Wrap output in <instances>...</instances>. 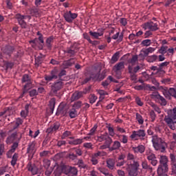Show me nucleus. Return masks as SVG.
<instances>
[{
  "label": "nucleus",
  "instance_id": "nucleus-1",
  "mask_svg": "<svg viewBox=\"0 0 176 176\" xmlns=\"http://www.w3.org/2000/svg\"><path fill=\"white\" fill-rule=\"evenodd\" d=\"M164 121L171 130H175L176 107L167 111V116H165Z\"/></svg>",
  "mask_w": 176,
  "mask_h": 176
},
{
  "label": "nucleus",
  "instance_id": "nucleus-2",
  "mask_svg": "<svg viewBox=\"0 0 176 176\" xmlns=\"http://www.w3.org/2000/svg\"><path fill=\"white\" fill-rule=\"evenodd\" d=\"M152 142L155 151H160L162 153L166 151V142L163 141L162 138L155 135L152 137Z\"/></svg>",
  "mask_w": 176,
  "mask_h": 176
},
{
  "label": "nucleus",
  "instance_id": "nucleus-3",
  "mask_svg": "<svg viewBox=\"0 0 176 176\" xmlns=\"http://www.w3.org/2000/svg\"><path fill=\"white\" fill-rule=\"evenodd\" d=\"M12 133L9 135L6 140V142L8 145H10V144H13L16 140L17 141H20L23 138V133L20 132V131H14L11 132Z\"/></svg>",
  "mask_w": 176,
  "mask_h": 176
},
{
  "label": "nucleus",
  "instance_id": "nucleus-4",
  "mask_svg": "<svg viewBox=\"0 0 176 176\" xmlns=\"http://www.w3.org/2000/svg\"><path fill=\"white\" fill-rule=\"evenodd\" d=\"M62 172L67 176L78 175V169L68 165L62 166Z\"/></svg>",
  "mask_w": 176,
  "mask_h": 176
},
{
  "label": "nucleus",
  "instance_id": "nucleus-5",
  "mask_svg": "<svg viewBox=\"0 0 176 176\" xmlns=\"http://www.w3.org/2000/svg\"><path fill=\"white\" fill-rule=\"evenodd\" d=\"M64 87V82L62 80H57L51 85V93L57 94V91H60Z\"/></svg>",
  "mask_w": 176,
  "mask_h": 176
},
{
  "label": "nucleus",
  "instance_id": "nucleus-6",
  "mask_svg": "<svg viewBox=\"0 0 176 176\" xmlns=\"http://www.w3.org/2000/svg\"><path fill=\"white\" fill-rule=\"evenodd\" d=\"M100 72H101V67H99L96 73L91 74L92 79L94 80H99V82H101V80L105 79V76H107V72L104 70L101 74H100Z\"/></svg>",
  "mask_w": 176,
  "mask_h": 176
},
{
  "label": "nucleus",
  "instance_id": "nucleus-7",
  "mask_svg": "<svg viewBox=\"0 0 176 176\" xmlns=\"http://www.w3.org/2000/svg\"><path fill=\"white\" fill-rule=\"evenodd\" d=\"M69 109L68 104H60L57 109L56 115L57 116H65Z\"/></svg>",
  "mask_w": 176,
  "mask_h": 176
},
{
  "label": "nucleus",
  "instance_id": "nucleus-8",
  "mask_svg": "<svg viewBox=\"0 0 176 176\" xmlns=\"http://www.w3.org/2000/svg\"><path fill=\"white\" fill-rule=\"evenodd\" d=\"M145 135H146V133H145V130L139 129L138 131H133L130 137L131 140H138L137 137L140 138V140H144V137H145Z\"/></svg>",
  "mask_w": 176,
  "mask_h": 176
},
{
  "label": "nucleus",
  "instance_id": "nucleus-9",
  "mask_svg": "<svg viewBox=\"0 0 176 176\" xmlns=\"http://www.w3.org/2000/svg\"><path fill=\"white\" fill-rule=\"evenodd\" d=\"M146 155L147 156V160L150 162L152 166H157V158L153 153L151 152V151H146Z\"/></svg>",
  "mask_w": 176,
  "mask_h": 176
},
{
  "label": "nucleus",
  "instance_id": "nucleus-10",
  "mask_svg": "<svg viewBox=\"0 0 176 176\" xmlns=\"http://www.w3.org/2000/svg\"><path fill=\"white\" fill-rule=\"evenodd\" d=\"M142 28L144 30H149L150 31H157L159 27H157V23H153V21L146 22L142 25Z\"/></svg>",
  "mask_w": 176,
  "mask_h": 176
},
{
  "label": "nucleus",
  "instance_id": "nucleus-11",
  "mask_svg": "<svg viewBox=\"0 0 176 176\" xmlns=\"http://www.w3.org/2000/svg\"><path fill=\"white\" fill-rule=\"evenodd\" d=\"M36 143L35 142H32L28 144L27 148V153H28V156L30 158L32 159L34 155H35V152H36V148H35Z\"/></svg>",
  "mask_w": 176,
  "mask_h": 176
},
{
  "label": "nucleus",
  "instance_id": "nucleus-12",
  "mask_svg": "<svg viewBox=\"0 0 176 176\" xmlns=\"http://www.w3.org/2000/svg\"><path fill=\"white\" fill-rule=\"evenodd\" d=\"M25 82H27V85L24 86L23 94H25V93L28 91V89H27L28 85H31V83H32L31 82V77L28 74H24L22 77V82L25 83Z\"/></svg>",
  "mask_w": 176,
  "mask_h": 176
},
{
  "label": "nucleus",
  "instance_id": "nucleus-13",
  "mask_svg": "<svg viewBox=\"0 0 176 176\" xmlns=\"http://www.w3.org/2000/svg\"><path fill=\"white\" fill-rule=\"evenodd\" d=\"M76 17H78V14L72 13L71 11H69L64 14V18L67 23H72Z\"/></svg>",
  "mask_w": 176,
  "mask_h": 176
},
{
  "label": "nucleus",
  "instance_id": "nucleus-14",
  "mask_svg": "<svg viewBox=\"0 0 176 176\" xmlns=\"http://www.w3.org/2000/svg\"><path fill=\"white\" fill-rule=\"evenodd\" d=\"M15 19H17L19 25H21V28H27V23L24 21L25 19V16L21 15V14H16L15 15Z\"/></svg>",
  "mask_w": 176,
  "mask_h": 176
},
{
  "label": "nucleus",
  "instance_id": "nucleus-15",
  "mask_svg": "<svg viewBox=\"0 0 176 176\" xmlns=\"http://www.w3.org/2000/svg\"><path fill=\"white\" fill-rule=\"evenodd\" d=\"M151 96L153 98H156L157 100H158L159 104H160V105H162V107H166V105H167V100H166V99L163 96H160V94H154Z\"/></svg>",
  "mask_w": 176,
  "mask_h": 176
},
{
  "label": "nucleus",
  "instance_id": "nucleus-16",
  "mask_svg": "<svg viewBox=\"0 0 176 176\" xmlns=\"http://www.w3.org/2000/svg\"><path fill=\"white\" fill-rule=\"evenodd\" d=\"M3 53L7 56H12L13 52H14V47L12 45H6L5 47L2 48Z\"/></svg>",
  "mask_w": 176,
  "mask_h": 176
},
{
  "label": "nucleus",
  "instance_id": "nucleus-17",
  "mask_svg": "<svg viewBox=\"0 0 176 176\" xmlns=\"http://www.w3.org/2000/svg\"><path fill=\"white\" fill-rule=\"evenodd\" d=\"M27 168L28 171H31L33 175H35L38 173V171H39L38 167H36V165H35V164H32V162H30L28 163Z\"/></svg>",
  "mask_w": 176,
  "mask_h": 176
},
{
  "label": "nucleus",
  "instance_id": "nucleus-18",
  "mask_svg": "<svg viewBox=\"0 0 176 176\" xmlns=\"http://www.w3.org/2000/svg\"><path fill=\"white\" fill-rule=\"evenodd\" d=\"M157 171L158 176H168L167 175V173H168V167L158 166Z\"/></svg>",
  "mask_w": 176,
  "mask_h": 176
},
{
  "label": "nucleus",
  "instance_id": "nucleus-19",
  "mask_svg": "<svg viewBox=\"0 0 176 176\" xmlns=\"http://www.w3.org/2000/svg\"><path fill=\"white\" fill-rule=\"evenodd\" d=\"M43 60H45V55L40 54L38 56L35 57V67L38 68L40 65L43 63Z\"/></svg>",
  "mask_w": 176,
  "mask_h": 176
},
{
  "label": "nucleus",
  "instance_id": "nucleus-20",
  "mask_svg": "<svg viewBox=\"0 0 176 176\" xmlns=\"http://www.w3.org/2000/svg\"><path fill=\"white\" fill-rule=\"evenodd\" d=\"M168 158L166 155H160V165L161 167H168Z\"/></svg>",
  "mask_w": 176,
  "mask_h": 176
},
{
  "label": "nucleus",
  "instance_id": "nucleus-21",
  "mask_svg": "<svg viewBox=\"0 0 176 176\" xmlns=\"http://www.w3.org/2000/svg\"><path fill=\"white\" fill-rule=\"evenodd\" d=\"M57 74L56 73V70L54 69L51 72L50 75H46L45 76V79L47 80V82H51V80H53L54 79H57Z\"/></svg>",
  "mask_w": 176,
  "mask_h": 176
},
{
  "label": "nucleus",
  "instance_id": "nucleus-22",
  "mask_svg": "<svg viewBox=\"0 0 176 176\" xmlns=\"http://www.w3.org/2000/svg\"><path fill=\"white\" fill-rule=\"evenodd\" d=\"M75 64V59L74 58H70L67 60H65L63 63V67L65 69L69 68V67H72Z\"/></svg>",
  "mask_w": 176,
  "mask_h": 176
},
{
  "label": "nucleus",
  "instance_id": "nucleus-23",
  "mask_svg": "<svg viewBox=\"0 0 176 176\" xmlns=\"http://www.w3.org/2000/svg\"><path fill=\"white\" fill-rule=\"evenodd\" d=\"M132 150L135 153H144L145 152V146L140 144L136 147H132Z\"/></svg>",
  "mask_w": 176,
  "mask_h": 176
},
{
  "label": "nucleus",
  "instance_id": "nucleus-24",
  "mask_svg": "<svg viewBox=\"0 0 176 176\" xmlns=\"http://www.w3.org/2000/svg\"><path fill=\"white\" fill-rule=\"evenodd\" d=\"M120 146H122L120 142L116 140L113 142L112 146L109 148V151L110 152H112L113 151H118V149L120 148Z\"/></svg>",
  "mask_w": 176,
  "mask_h": 176
},
{
  "label": "nucleus",
  "instance_id": "nucleus-25",
  "mask_svg": "<svg viewBox=\"0 0 176 176\" xmlns=\"http://www.w3.org/2000/svg\"><path fill=\"white\" fill-rule=\"evenodd\" d=\"M82 97H83V93L82 91H75L72 96V101H76V100H79Z\"/></svg>",
  "mask_w": 176,
  "mask_h": 176
},
{
  "label": "nucleus",
  "instance_id": "nucleus-26",
  "mask_svg": "<svg viewBox=\"0 0 176 176\" xmlns=\"http://www.w3.org/2000/svg\"><path fill=\"white\" fill-rule=\"evenodd\" d=\"M65 54H67L69 57H75L78 51L75 50H72V48H67L65 51H64Z\"/></svg>",
  "mask_w": 176,
  "mask_h": 176
},
{
  "label": "nucleus",
  "instance_id": "nucleus-27",
  "mask_svg": "<svg viewBox=\"0 0 176 176\" xmlns=\"http://www.w3.org/2000/svg\"><path fill=\"white\" fill-rule=\"evenodd\" d=\"M126 170L128 171V174L130 176H137L138 175V169L127 167Z\"/></svg>",
  "mask_w": 176,
  "mask_h": 176
},
{
  "label": "nucleus",
  "instance_id": "nucleus-28",
  "mask_svg": "<svg viewBox=\"0 0 176 176\" xmlns=\"http://www.w3.org/2000/svg\"><path fill=\"white\" fill-rule=\"evenodd\" d=\"M170 64V62H164L158 65V72H161L162 74H166V71L163 70L164 67H167Z\"/></svg>",
  "mask_w": 176,
  "mask_h": 176
},
{
  "label": "nucleus",
  "instance_id": "nucleus-29",
  "mask_svg": "<svg viewBox=\"0 0 176 176\" xmlns=\"http://www.w3.org/2000/svg\"><path fill=\"white\" fill-rule=\"evenodd\" d=\"M107 166L110 170H113L115 167V160L109 158L107 160Z\"/></svg>",
  "mask_w": 176,
  "mask_h": 176
},
{
  "label": "nucleus",
  "instance_id": "nucleus-30",
  "mask_svg": "<svg viewBox=\"0 0 176 176\" xmlns=\"http://www.w3.org/2000/svg\"><path fill=\"white\" fill-rule=\"evenodd\" d=\"M98 170L100 171V173H102V174H104V175L105 176H113V175H112V173H111L110 171L105 168H98Z\"/></svg>",
  "mask_w": 176,
  "mask_h": 176
},
{
  "label": "nucleus",
  "instance_id": "nucleus-31",
  "mask_svg": "<svg viewBox=\"0 0 176 176\" xmlns=\"http://www.w3.org/2000/svg\"><path fill=\"white\" fill-rule=\"evenodd\" d=\"M121 69H124V63L123 62L118 63L113 67V71H120Z\"/></svg>",
  "mask_w": 176,
  "mask_h": 176
},
{
  "label": "nucleus",
  "instance_id": "nucleus-32",
  "mask_svg": "<svg viewBox=\"0 0 176 176\" xmlns=\"http://www.w3.org/2000/svg\"><path fill=\"white\" fill-rule=\"evenodd\" d=\"M142 168H144V170H148L149 171H151V173H152V170H153V168H152L151 165L148 164V162L143 161L142 163Z\"/></svg>",
  "mask_w": 176,
  "mask_h": 176
},
{
  "label": "nucleus",
  "instance_id": "nucleus-33",
  "mask_svg": "<svg viewBox=\"0 0 176 176\" xmlns=\"http://www.w3.org/2000/svg\"><path fill=\"white\" fill-rule=\"evenodd\" d=\"M37 39L39 41L38 49H39V50H42V49H43V44L45 43V41H43V35H41Z\"/></svg>",
  "mask_w": 176,
  "mask_h": 176
},
{
  "label": "nucleus",
  "instance_id": "nucleus-34",
  "mask_svg": "<svg viewBox=\"0 0 176 176\" xmlns=\"http://www.w3.org/2000/svg\"><path fill=\"white\" fill-rule=\"evenodd\" d=\"M54 37L53 36H50L46 40V46L48 49H52V43L53 42Z\"/></svg>",
  "mask_w": 176,
  "mask_h": 176
},
{
  "label": "nucleus",
  "instance_id": "nucleus-35",
  "mask_svg": "<svg viewBox=\"0 0 176 176\" xmlns=\"http://www.w3.org/2000/svg\"><path fill=\"white\" fill-rule=\"evenodd\" d=\"M83 142L82 139H76L72 141H69V145H80Z\"/></svg>",
  "mask_w": 176,
  "mask_h": 176
},
{
  "label": "nucleus",
  "instance_id": "nucleus-36",
  "mask_svg": "<svg viewBox=\"0 0 176 176\" xmlns=\"http://www.w3.org/2000/svg\"><path fill=\"white\" fill-rule=\"evenodd\" d=\"M137 61H138V55H134L130 60H129L128 63L131 64V65H135Z\"/></svg>",
  "mask_w": 176,
  "mask_h": 176
},
{
  "label": "nucleus",
  "instance_id": "nucleus-37",
  "mask_svg": "<svg viewBox=\"0 0 176 176\" xmlns=\"http://www.w3.org/2000/svg\"><path fill=\"white\" fill-rule=\"evenodd\" d=\"M17 159H19V154L14 153L11 160V164L14 167L17 163Z\"/></svg>",
  "mask_w": 176,
  "mask_h": 176
},
{
  "label": "nucleus",
  "instance_id": "nucleus-38",
  "mask_svg": "<svg viewBox=\"0 0 176 176\" xmlns=\"http://www.w3.org/2000/svg\"><path fill=\"white\" fill-rule=\"evenodd\" d=\"M119 52H116L113 55L111 60V64H115L119 60Z\"/></svg>",
  "mask_w": 176,
  "mask_h": 176
},
{
  "label": "nucleus",
  "instance_id": "nucleus-39",
  "mask_svg": "<svg viewBox=\"0 0 176 176\" xmlns=\"http://www.w3.org/2000/svg\"><path fill=\"white\" fill-rule=\"evenodd\" d=\"M158 58L157 55H152L150 56H148L147 61L148 63H155Z\"/></svg>",
  "mask_w": 176,
  "mask_h": 176
},
{
  "label": "nucleus",
  "instance_id": "nucleus-40",
  "mask_svg": "<svg viewBox=\"0 0 176 176\" xmlns=\"http://www.w3.org/2000/svg\"><path fill=\"white\" fill-rule=\"evenodd\" d=\"M50 155V151H43L40 153V157H41V159H45V157H48Z\"/></svg>",
  "mask_w": 176,
  "mask_h": 176
},
{
  "label": "nucleus",
  "instance_id": "nucleus-41",
  "mask_svg": "<svg viewBox=\"0 0 176 176\" xmlns=\"http://www.w3.org/2000/svg\"><path fill=\"white\" fill-rule=\"evenodd\" d=\"M167 49H168V47L162 45L158 50V52L160 53V54L164 55L167 53Z\"/></svg>",
  "mask_w": 176,
  "mask_h": 176
},
{
  "label": "nucleus",
  "instance_id": "nucleus-42",
  "mask_svg": "<svg viewBox=\"0 0 176 176\" xmlns=\"http://www.w3.org/2000/svg\"><path fill=\"white\" fill-rule=\"evenodd\" d=\"M89 34L91 35V36H94V38H95L96 39H98L99 36H102V35L104 34L103 33H98V32H89Z\"/></svg>",
  "mask_w": 176,
  "mask_h": 176
},
{
  "label": "nucleus",
  "instance_id": "nucleus-43",
  "mask_svg": "<svg viewBox=\"0 0 176 176\" xmlns=\"http://www.w3.org/2000/svg\"><path fill=\"white\" fill-rule=\"evenodd\" d=\"M50 108L52 111V112H53V111H54V107L56 105V99L52 98L50 100Z\"/></svg>",
  "mask_w": 176,
  "mask_h": 176
},
{
  "label": "nucleus",
  "instance_id": "nucleus-44",
  "mask_svg": "<svg viewBox=\"0 0 176 176\" xmlns=\"http://www.w3.org/2000/svg\"><path fill=\"white\" fill-rule=\"evenodd\" d=\"M128 167L131 168H136V170H138V167H140V163H138L137 161H133V163L128 165Z\"/></svg>",
  "mask_w": 176,
  "mask_h": 176
},
{
  "label": "nucleus",
  "instance_id": "nucleus-45",
  "mask_svg": "<svg viewBox=\"0 0 176 176\" xmlns=\"http://www.w3.org/2000/svg\"><path fill=\"white\" fill-rule=\"evenodd\" d=\"M111 144H112V138L111 137H107V138L105 140L104 144L106 146L108 147V149L109 151V148H111Z\"/></svg>",
  "mask_w": 176,
  "mask_h": 176
},
{
  "label": "nucleus",
  "instance_id": "nucleus-46",
  "mask_svg": "<svg viewBox=\"0 0 176 176\" xmlns=\"http://www.w3.org/2000/svg\"><path fill=\"white\" fill-rule=\"evenodd\" d=\"M109 136V135H108V133H106L100 136H98V141H100V142H102V141H105L108 138Z\"/></svg>",
  "mask_w": 176,
  "mask_h": 176
},
{
  "label": "nucleus",
  "instance_id": "nucleus-47",
  "mask_svg": "<svg viewBox=\"0 0 176 176\" xmlns=\"http://www.w3.org/2000/svg\"><path fill=\"white\" fill-rule=\"evenodd\" d=\"M89 98L90 104H94V102H96L97 100V96L93 94L89 95Z\"/></svg>",
  "mask_w": 176,
  "mask_h": 176
},
{
  "label": "nucleus",
  "instance_id": "nucleus-48",
  "mask_svg": "<svg viewBox=\"0 0 176 176\" xmlns=\"http://www.w3.org/2000/svg\"><path fill=\"white\" fill-rule=\"evenodd\" d=\"M30 43H32V47H34V49H36V46L39 45V41L38 40V38H34V40L30 41Z\"/></svg>",
  "mask_w": 176,
  "mask_h": 176
},
{
  "label": "nucleus",
  "instance_id": "nucleus-49",
  "mask_svg": "<svg viewBox=\"0 0 176 176\" xmlns=\"http://www.w3.org/2000/svg\"><path fill=\"white\" fill-rule=\"evenodd\" d=\"M30 14L32 16H35V14H39V10L38 8H33L32 9H30Z\"/></svg>",
  "mask_w": 176,
  "mask_h": 176
},
{
  "label": "nucleus",
  "instance_id": "nucleus-50",
  "mask_svg": "<svg viewBox=\"0 0 176 176\" xmlns=\"http://www.w3.org/2000/svg\"><path fill=\"white\" fill-rule=\"evenodd\" d=\"M136 119L139 124H144V119L142 118V116L138 113H136Z\"/></svg>",
  "mask_w": 176,
  "mask_h": 176
},
{
  "label": "nucleus",
  "instance_id": "nucleus-51",
  "mask_svg": "<svg viewBox=\"0 0 176 176\" xmlns=\"http://www.w3.org/2000/svg\"><path fill=\"white\" fill-rule=\"evenodd\" d=\"M78 164L80 168H87V165L83 162V160H78Z\"/></svg>",
  "mask_w": 176,
  "mask_h": 176
},
{
  "label": "nucleus",
  "instance_id": "nucleus-52",
  "mask_svg": "<svg viewBox=\"0 0 176 176\" xmlns=\"http://www.w3.org/2000/svg\"><path fill=\"white\" fill-rule=\"evenodd\" d=\"M170 164L171 166H173L176 163V157L175 155L170 153Z\"/></svg>",
  "mask_w": 176,
  "mask_h": 176
},
{
  "label": "nucleus",
  "instance_id": "nucleus-53",
  "mask_svg": "<svg viewBox=\"0 0 176 176\" xmlns=\"http://www.w3.org/2000/svg\"><path fill=\"white\" fill-rule=\"evenodd\" d=\"M149 115L151 119V122H155V120H156V113H155V111L151 110L149 113Z\"/></svg>",
  "mask_w": 176,
  "mask_h": 176
},
{
  "label": "nucleus",
  "instance_id": "nucleus-54",
  "mask_svg": "<svg viewBox=\"0 0 176 176\" xmlns=\"http://www.w3.org/2000/svg\"><path fill=\"white\" fill-rule=\"evenodd\" d=\"M78 115V111L75 109H73L72 111L69 112V116L72 119L74 118H76V116Z\"/></svg>",
  "mask_w": 176,
  "mask_h": 176
},
{
  "label": "nucleus",
  "instance_id": "nucleus-55",
  "mask_svg": "<svg viewBox=\"0 0 176 176\" xmlns=\"http://www.w3.org/2000/svg\"><path fill=\"white\" fill-rule=\"evenodd\" d=\"M80 107H82V101H77L73 105V107L76 110L79 109V108H80Z\"/></svg>",
  "mask_w": 176,
  "mask_h": 176
},
{
  "label": "nucleus",
  "instance_id": "nucleus-56",
  "mask_svg": "<svg viewBox=\"0 0 176 176\" xmlns=\"http://www.w3.org/2000/svg\"><path fill=\"white\" fill-rule=\"evenodd\" d=\"M120 137H122L121 142H122V144H127L129 141L127 136L126 135H122L119 136V138H120Z\"/></svg>",
  "mask_w": 176,
  "mask_h": 176
},
{
  "label": "nucleus",
  "instance_id": "nucleus-57",
  "mask_svg": "<svg viewBox=\"0 0 176 176\" xmlns=\"http://www.w3.org/2000/svg\"><path fill=\"white\" fill-rule=\"evenodd\" d=\"M151 43L152 42L150 39H146L142 41V45H143V46H151Z\"/></svg>",
  "mask_w": 176,
  "mask_h": 176
},
{
  "label": "nucleus",
  "instance_id": "nucleus-58",
  "mask_svg": "<svg viewBox=\"0 0 176 176\" xmlns=\"http://www.w3.org/2000/svg\"><path fill=\"white\" fill-rule=\"evenodd\" d=\"M68 157H69V159H70V160H76V159H78V155H76L74 153H70L69 154Z\"/></svg>",
  "mask_w": 176,
  "mask_h": 176
},
{
  "label": "nucleus",
  "instance_id": "nucleus-59",
  "mask_svg": "<svg viewBox=\"0 0 176 176\" xmlns=\"http://www.w3.org/2000/svg\"><path fill=\"white\" fill-rule=\"evenodd\" d=\"M151 107L153 108L155 112H157V113H162V110L160 109V108H159V107H157V105L152 104Z\"/></svg>",
  "mask_w": 176,
  "mask_h": 176
},
{
  "label": "nucleus",
  "instance_id": "nucleus-60",
  "mask_svg": "<svg viewBox=\"0 0 176 176\" xmlns=\"http://www.w3.org/2000/svg\"><path fill=\"white\" fill-rule=\"evenodd\" d=\"M73 151H74L76 156H82L83 152H82V150L80 148H72Z\"/></svg>",
  "mask_w": 176,
  "mask_h": 176
},
{
  "label": "nucleus",
  "instance_id": "nucleus-61",
  "mask_svg": "<svg viewBox=\"0 0 176 176\" xmlns=\"http://www.w3.org/2000/svg\"><path fill=\"white\" fill-rule=\"evenodd\" d=\"M29 94L30 97H35V96H38V91L36 89H32L29 91Z\"/></svg>",
  "mask_w": 176,
  "mask_h": 176
},
{
  "label": "nucleus",
  "instance_id": "nucleus-62",
  "mask_svg": "<svg viewBox=\"0 0 176 176\" xmlns=\"http://www.w3.org/2000/svg\"><path fill=\"white\" fill-rule=\"evenodd\" d=\"M69 135H71V131H66L62 135L61 138L62 140H64L65 138H67V137H69Z\"/></svg>",
  "mask_w": 176,
  "mask_h": 176
},
{
  "label": "nucleus",
  "instance_id": "nucleus-63",
  "mask_svg": "<svg viewBox=\"0 0 176 176\" xmlns=\"http://www.w3.org/2000/svg\"><path fill=\"white\" fill-rule=\"evenodd\" d=\"M17 148H19V142H15L12 144L11 146V151L16 152V149H17Z\"/></svg>",
  "mask_w": 176,
  "mask_h": 176
},
{
  "label": "nucleus",
  "instance_id": "nucleus-64",
  "mask_svg": "<svg viewBox=\"0 0 176 176\" xmlns=\"http://www.w3.org/2000/svg\"><path fill=\"white\" fill-rule=\"evenodd\" d=\"M52 127V130H54V131H57V130H58V129H60V123L56 122L54 124V126Z\"/></svg>",
  "mask_w": 176,
  "mask_h": 176
}]
</instances>
